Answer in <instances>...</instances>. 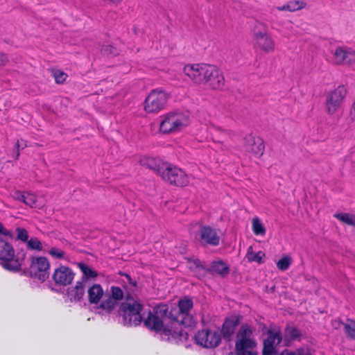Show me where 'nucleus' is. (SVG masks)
Masks as SVG:
<instances>
[{
	"label": "nucleus",
	"mask_w": 355,
	"mask_h": 355,
	"mask_svg": "<svg viewBox=\"0 0 355 355\" xmlns=\"http://www.w3.org/2000/svg\"><path fill=\"white\" fill-rule=\"evenodd\" d=\"M252 331L248 325H242L240 328L235 343L236 355H257L255 348L256 342L252 338Z\"/></svg>",
	"instance_id": "423d86ee"
},
{
	"label": "nucleus",
	"mask_w": 355,
	"mask_h": 355,
	"mask_svg": "<svg viewBox=\"0 0 355 355\" xmlns=\"http://www.w3.org/2000/svg\"><path fill=\"white\" fill-rule=\"evenodd\" d=\"M265 256V253L262 251H259L257 253L254 252L252 246L248 248L246 254V258L249 262H257L258 263H262L263 262V259Z\"/></svg>",
	"instance_id": "a878e982"
},
{
	"label": "nucleus",
	"mask_w": 355,
	"mask_h": 355,
	"mask_svg": "<svg viewBox=\"0 0 355 355\" xmlns=\"http://www.w3.org/2000/svg\"><path fill=\"white\" fill-rule=\"evenodd\" d=\"M252 228L255 235L264 236L266 234V228L264 227L261 220L258 217L252 218Z\"/></svg>",
	"instance_id": "cd10ccee"
},
{
	"label": "nucleus",
	"mask_w": 355,
	"mask_h": 355,
	"mask_svg": "<svg viewBox=\"0 0 355 355\" xmlns=\"http://www.w3.org/2000/svg\"><path fill=\"white\" fill-rule=\"evenodd\" d=\"M110 294H105L100 304V308L111 311L118 304L119 301L124 299L121 304L122 311H141L143 303L136 295L128 293L124 297L122 289L119 286H112L110 288Z\"/></svg>",
	"instance_id": "f03ea898"
},
{
	"label": "nucleus",
	"mask_w": 355,
	"mask_h": 355,
	"mask_svg": "<svg viewBox=\"0 0 355 355\" xmlns=\"http://www.w3.org/2000/svg\"><path fill=\"white\" fill-rule=\"evenodd\" d=\"M53 76L57 83L62 84L66 80L68 76L64 72L57 70L54 71Z\"/></svg>",
	"instance_id": "e433bc0d"
},
{
	"label": "nucleus",
	"mask_w": 355,
	"mask_h": 355,
	"mask_svg": "<svg viewBox=\"0 0 355 355\" xmlns=\"http://www.w3.org/2000/svg\"><path fill=\"white\" fill-rule=\"evenodd\" d=\"M292 262L293 260L290 256L284 255L277 262V267L281 271H286L291 266Z\"/></svg>",
	"instance_id": "c85d7f7f"
},
{
	"label": "nucleus",
	"mask_w": 355,
	"mask_h": 355,
	"mask_svg": "<svg viewBox=\"0 0 355 355\" xmlns=\"http://www.w3.org/2000/svg\"><path fill=\"white\" fill-rule=\"evenodd\" d=\"M211 64H187L183 71L193 83L198 85H205V81L208 75L207 72L209 70Z\"/></svg>",
	"instance_id": "f8f14e48"
},
{
	"label": "nucleus",
	"mask_w": 355,
	"mask_h": 355,
	"mask_svg": "<svg viewBox=\"0 0 355 355\" xmlns=\"http://www.w3.org/2000/svg\"><path fill=\"white\" fill-rule=\"evenodd\" d=\"M333 60L338 65L355 63V50L348 46H338L333 51Z\"/></svg>",
	"instance_id": "4468645a"
},
{
	"label": "nucleus",
	"mask_w": 355,
	"mask_h": 355,
	"mask_svg": "<svg viewBox=\"0 0 355 355\" xmlns=\"http://www.w3.org/2000/svg\"><path fill=\"white\" fill-rule=\"evenodd\" d=\"M141 323L153 331L160 332L162 340L179 343L187 340L188 334L179 327H195L200 319L205 323L201 312H140Z\"/></svg>",
	"instance_id": "f257e3e1"
},
{
	"label": "nucleus",
	"mask_w": 355,
	"mask_h": 355,
	"mask_svg": "<svg viewBox=\"0 0 355 355\" xmlns=\"http://www.w3.org/2000/svg\"><path fill=\"white\" fill-rule=\"evenodd\" d=\"M344 326L347 336L355 340V320L349 319Z\"/></svg>",
	"instance_id": "7c9ffc66"
},
{
	"label": "nucleus",
	"mask_w": 355,
	"mask_h": 355,
	"mask_svg": "<svg viewBox=\"0 0 355 355\" xmlns=\"http://www.w3.org/2000/svg\"><path fill=\"white\" fill-rule=\"evenodd\" d=\"M37 197L33 193H26L24 204L30 206L31 207H37Z\"/></svg>",
	"instance_id": "c9c22d12"
},
{
	"label": "nucleus",
	"mask_w": 355,
	"mask_h": 355,
	"mask_svg": "<svg viewBox=\"0 0 355 355\" xmlns=\"http://www.w3.org/2000/svg\"><path fill=\"white\" fill-rule=\"evenodd\" d=\"M148 167L153 168V165H152V164L154 163V159H148Z\"/></svg>",
	"instance_id": "a18cd8bd"
},
{
	"label": "nucleus",
	"mask_w": 355,
	"mask_h": 355,
	"mask_svg": "<svg viewBox=\"0 0 355 355\" xmlns=\"http://www.w3.org/2000/svg\"><path fill=\"white\" fill-rule=\"evenodd\" d=\"M220 334L218 330L205 329L195 334V343L205 348H214L220 343Z\"/></svg>",
	"instance_id": "1a4fd4ad"
},
{
	"label": "nucleus",
	"mask_w": 355,
	"mask_h": 355,
	"mask_svg": "<svg viewBox=\"0 0 355 355\" xmlns=\"http://www.w3.org/2000/svg\"><path fill=\"white\" fill-rule=\"evenodd\" d=\"M347 94V89L343 85H339L334 91L327 94L326 97V109L329 114H334L341 105Z\"/></svg>",
	"instance_id": "ddd939ff"
},
{
	"label": "nucleus",
	"mask_w": 355,
	"mask_h": 355,
	"mask_svg": "<svg viewBox=\"0 0 355 355\" xmlns=\"http://www.w3.org/2000/svg\"><path fill=\"white\" fill-rule=\"evenodd\" d=\"M3 230H4L3 226V225H2V224L0 223V232H2Z\"/></svg>",
	"instance_id": "de8ad7c7"
},
{
	"label": "nucleus",
	"mask_w": 355,
	"mask_h": 355,
	"mask_svg": "<svg viewBox=\"0 0 355 355\" xmlns=\"http://www.w3.org/2000/svg\"><path fill=\"white\" fill-rule=\"evenodd\" d=\"M19 153L18 151L17 153V158L19 157Z\"/></svg>",
	"instance_id": "09e8293b"
},
{
	"label": "nucleus",
	"mask_w": 355,
	"mask_h": 355,
	"mask_svg": "<svg viewBox=\"0 0 355 355\" xmlns=\"http://www.w3.org/2000/svg\"><path fill=\"white\" fill-rule=\"evenodd\" d=\"M50 263L44 257H35L31 259L29 267L30 275L41 282H44L49 277Z\"/></svg>",
	"instance_id": "9b49d317"
},
{
	"label": "nucleus",
	"mask_w": 355,
	"mask_h": 355,
	"mask_svg": "<svg viewBox=\"0 0 355 355\" xmlns=\"http://www.w3.org/2000/svg\"><path fill=\"white\" fill-rule=\"evenodd\" d=\"M334 217L341 221L342 223L355 226V215L348 213H336Z\"/></svg>",
	"instance_id": "bb28decb"
},
{
	"label": "nucleus",
	"mask_w": 355,
	"mask_h": 355,
	"mask_svg": "<svg viewBox=\"0 0 355 355\" xmlns=\"http://www.w3.org/2000/svg\"><path fill=\"white\" fill-rule=\"evenodd\" d=\"M306 3L304 1L293 0L282 6H277L276 9L279 11L295 12L305 8Z\"/></svg>",
	"instance_id": "5701e85b"
},
{
	"label": "nucleus",
	"mask_w": 355,
	"mask_h": 355,
	"mask_svg": "<svg viewBox=\"0 0 355 355\" xmlns=\"http://www.w3.org/2000/svg\"><path fill=\"white\" fill-rule=\"evenodd\" d=\"M193 305L192 300L185 296L178 301L179 311H190Z\"/></svg>",
	"instance_id": "c756f323"
},
{
	"label": "nucleus",
	"mask_w": 355,
	"mask_h": 355,
	"mask_svg": "<svg viewBox=\"0 0 355 355\" xmlns=\"http://www.w3.org/2000/svg\"><path fill=\"white\" fill-rule=\"evenodd\" d=\"M239 322L240 318L238 315H233L227 317L223 323L221 330L223 336L226 338H229L234 332Z\"/></svg>",
	"instance_id": "aec40b11"
},
{
	"label": "nucleus",
	"mask_w": 355,
	"mask_h": 355,
	"mask_svg": "<svg viewBox=\"0 0 355 355\" xmlns=\"http://www.w3.org/2000/svg\"><path fill=\"white\" fill-rule=\"evenodd\" d=\"M208 75L205 81V85L215 90H220L225 86V78L223 72L215 65H211L207 72Z\"/></svg>",
	"instance_id": "2eb2a0df"
},
{
	"label": "nucleus",
	"mask_w": 355,
	"mask_h": 355,
	"mask_svg": "<svg viewBox=\"0 0 355 355\" xmlns=\"http://www.w3.org/2000/svg\"><path fill=\"white\" fill-rule=\"evenodd\" d=\"M199 236L202 243L211 246H217L220 243V236L218 231L210 226H202L199 231Z\"/></svg>",
	"instance_id": "6ab92c4d"
},
{
	"label": "nucleus",
	"mask_w": 355,
	"mask_h": 355,
	"mask_svg": "<svg viewBox=\"0 0 355 355\" xmlns=\"http://www.w3.org/2000/svg\"><path fill=\"white\" fill-rule=\"evenodd\" d=\"M168 306L167 304H159V305H157L155 309H154V311H168Z\"/></svg>",
	"instance_id": "37998d69"
},
{
	"label": "nucleus",
	"mask_w": 355,
	"mask_h": 355,
	"mask_svg": "<svg viewBox=\"0 0 355 355\" xmlns=\"http://www.w3.org/2000/svg\"><path fill=\"white\" fill-rule=\"evenodd\" d=\"M252 43L254 49L261 50L266 53H272L275 49V42L266 29H254Z\"/></svg>",
	"instance_id": "9d476101"
},
{
	"label": "nucleus",
	"mask_w": 355,
	"mask_h": 355,
	"mask_svg": "<svg viewBox=\"0 0 355 355\" xmlns=\"http://www.w3.org/2000/svg\"><path fill=\"white\" fill-rule=\"evenodd\" d=\"M164 90L155 89L150 92L145 100L144 110L148 113H157L163 110L168 99Z\"/></svg>",
	"instance_id": "6e6552de"
},
{
	"label": "nucleus",
	"mask_w": 355,
	"mask_h": 355,
	"mask_svg": "<svg viewBox=\"0 0 355 355\" xmlns=\"http://www.w3.org/2000/svg\"><path fill=\"white\" fill-rule=\"evenodd\" d=\"M27 247L31 250L41 251L43 249L42 243L36 237L31 238L27 242Z\"/></svg>",
	"instance_id": "2f4dec72"
},
{
	"label": "nucleus",
	"mask_w": 355,
	"mask_h": 355,
	"mask_svg": "<svg viewBox=\"0 0 355 355\" xmlns=\"http://www.w3.org/2000/svg\"><path fill=\"white\" fill-rule=\"evenodd\" d=\"M281 340L282 336L279 331L269 330L267 338L263 341V355H279L276 348Z\"/></svg>",
	"instance_id": "dca6fc26"
},
{
	"label": "nucleus",
	"mask_w": 355,
	"mask_h": 355,
	"mask_svg": "<svg viewBox=\"0 0 355 355\" xmlns=\"http://www.w3.org/2000/svg\"><path fill=\"white\" fill-rule=\"evenodd\" d=\"M299 331L294 327H287L285 329V336L288 340H293L299 336Z\"/></svg>",
	"instance_id": "72a5a7b5"
},
{
	"label": "nucleus",
	"mask_w": 355,
	"mask_h": 355,
	"mask_svg": "<svg viewBox=\"0 0 355 355\" xmlns=\"http://www.w3.org/2000/svg\"><path fill=\"white\" fill-rule=\"evenodd\" d=\"M191 263L193 264V266H191L190 268L191 270L193 269V267H195L196 268H201L202 270H207V267L204 266L201 261L198 259H193L191 261Z\"/></svg>",
	"instance_id": "ea45409f"
},
{
	"label": "nucleus",
	"mask_w": 355,
	"mask_h": 355,
	"mask_svg": "<svg viewBox=\"0 0 355 355\" xmlns=\"http://www.w3.org/2000/svg\"><path fill=\"white\" fill-rule=\"evenodd\" d=\"M88 300L90 304H98L101 303V300L104 297V291L102 286L100 284H95L92 286L87 291Z\"/></svg>",
	"instance_id": "412c9836"
},
{
	"label": "nucleus",
	"mask_w": 355,
	"mask_h": 355,
	"mask_svg": "<svg viewBox=\"0 0 355 355\" xmlns=\"http://www.w3.org/2000/svg\"><path fill=\"white\" fill-rule=\"evenodd\" d=\"M279 355H297L295 352H291L288 349L283 350Z\"/></svg>",
	"instance_id": "c03bdc74"
},
{
	"label": "nucleus",
	"mask_w": 355,
	"mask_h": 355,
	"mask_svg": "<svg viewBox=\"0 0 355 355\" xmlns=\"http://www.w3.org/2000/svg\"><path fill=\"white\" fill-rule=\"evenodd\" d=\"M207 271L225 276L229 272V267L223 261H215L211 263L209 268L207 267Z\"/></svg>",
	"instance_id": "b1692460"
},
{
	"label": "nucleus",
	"mask_w": 355,
	"mask_h": 355,
	"mask_svg": "<svg viewBox=\"0 0 355 355\" xmlns=\"http://www.w3.org/2000/svg\"><path fill=\"white\" fill-rule=\"evenodd\" d=\"M26 193L21 191H16L14 193V198L17 200L22 202L24 203V200L26 198Z\"/></svg>",
	"instance_id": "a19ab883"
},
{
	"label": "nucleus",
	"mask_w": 355,
	"mask_h": 355,
	"mask_svg": "<svg viewBox=\"0 0 355 355\" xmlns=\"http://www.w3.org/2000/svg\"><path fill=\"white\" fill-rule=\"evenodd\" d=\"M79 267L87 278H94L97 276V272L85 263H80Z\"/></svg>",
	"instance_id": "473e14b6"
},
{
	"label": "nucleus",
	"mask_w": 355,
	"mask_h": 355,
	"mask_svg": "<svg viewBox=\"0 0 355 355\" xmlns=\"http://www.w3.org/2000/svg\"><path fill=\"white\" fill-rule=\"evenodd\" d=\"M163 180L178 187L187 186L189 182V176L181 168L169 163H163L156 168Z\"/></svg>",
	"instance_id": "39448f33"
},
{
	"label": "nucleus",
	"mask_w": 355,
	"mask_h": 355,
	"mask_svg": "<svg viewBox=\"0 0 355 355\" xmlns=\"http://www.w3.org/2000/svg\"><path fill=\"white\" fill-rule=\"evenodd\" d=\"M21 144L19 141H17V143L15 144V148L17 149V150H19V148L21 147Z\"/></svg>",
	"instance_id": "49530a36"
},
{
	"label": "nucleus",
	"mask_w": 355,
	"mask_h": 355,
	"mask_svg": "<svg viewBox=\"0 0 355 355\" xmlns=\"http://www.w3.org/2000/svg\"><path fill=\"white\" fill-rule=\"evenodd\" d=\"M101 53L106 55H117L116 49L110 44L104 45L101 49Z\"/></svg>",
	"instance_id": "f704fd0d"
},
{
	"label": "nucleus",
	"mask_w": 355,
	"mask_h": 355,
	"mask_svg": "<svg viewBox=\"0 0 355 355\" xmlns=\"http://www.w3.org/2000/svg\"><path fill=\"white\" fill-rule=\"evenodd\" d=\"M159 119V131L164 135L178 133L191 123L189 114L180 110L168 112Z\"/></svg>",
	"instance_id": "20e7f679"
},
{
	"label": "nucleus",
	"mask_w": 355,
	"mask_h": 355,
	"mask_svg": "<svg viewBox=\"0 0 355 355\" xmlns=\"http://www.w3.org/2000/svg\"><path fill=\"white\" fill-rule=\"evenodd\" d=\"M140 312H92V315L87 318L96 324L116 322L127 327H137L141 324Z\"/></svg>",
	"instance_id": "7ed1b4c3"
},
{
	"label": "nucleus",
	"mask_w": 355,
	"mask_h": 355,
	"mask_svg": "<svg viewBox=\"0 0 355 355\" xmlns=\"http://www.w3.org/2000/svg\"><path fill=\"white\" fill-rule=\"evenodd\" d=\"M74 275V272L70 268L61 266L55 270L52 277L55 284L67 286L71 284Z\"/></svg>",
	"instance_id": "a211bd4d"
},
{
	"label": "nucleus",
	"mask_w": 355,
	"mask_h": 355,
	"mask_svg": "<svg viewBox=\"0 0 355 355\" xmlns=\"http://www.w3.org/2000/svg\"><path fill=\"white\" fill-rule=\"evenodd\" d=\"M84 293V284L81 282H78L76 286L69 291V296L75 301H79L80 299H82Z\"/></svg>",
	"instance_id": "393cba45"
},
{
	"label": "nucleus",
	"mask_w": 355,
	"mask_h": 355,
	"mask_svg": "<svg viewBox=\"0 0 355 355\" xmlns=\"http://www.w3.org/2000/svg\"><path fill=\"white\" fill-rule=\"evenodd\" d=\"M244 141V148L248 153L257 157H260L263 154L265 145L263 140L261 137L248 135L245 137Z\"/></svg>",
	"instance_id": "f3484780"
},
{
	"label": "nucleus",
	"mask_w": 355,
	"mask_h": 355,
	"mask_svg": "<svg viewBox=\"0 0 355 355\" xmlns=\"http://www.w3.org/2000/svg\"><path fill=\"white\" fill-rule=\"evenodd\" d=\"M0 264L6 270L17 271L20 269L21 261L15 257L12 246L0 235Z\"/></svg>",
	"instance_id": "0eeeda50"
},
{
	"label": "nucleus",
	"mask_w": 355,
	"mask_h": 355,
	"mask_svg": "<svg viewBox=\"0 0 355 355\" xmlns=\"http://www.w3.org/2000/svg\"><path fill=\"white\" fill-rule=\"evenodd\" d=\"M211 134L216 137L214 141L221 143L227 141L229 139H232L234 135V133L232 130H225L220 127H214L211 130Z\"/></svg>",
	"instance_id": "4be33fe9"
},
{
	"label": "nucleus",
	"mask_w": 355,
	"mask_h": 355,
	"mask_svg": "<svg viewBox=\"0 0 355 355\" xmlns=\"http://www.w3.org/2000/svg\"><path fill=\"white\" fill-rule=\"evenodd\" d=\"M49 254L52 257H53L55 258H58V259H62L64 257V251H62V250H60L59 248H51L49 251Z\"/></svg>",
	"instance_id": "58836bf2"
},
{
	"label": "nucleus",
	"mask_w": 355,
	"mask_h": 355,
	"mask_svg": "<svg viewBox=\"0 0 355 355\" xmlns=\"http://www.w3.org/2000/svg\"><path fill=\"white\" fill-rule=\"evenodd\" d=\"M17 237L18 239L22 241H28V232L24 228H17Z\"/></svg>",
	"instance_id": "4c0bfd02"
},
{
	"label": "nucleus",
	"mask_w": 355,
	"mask_h": 355,
	"mask_svg": "<svg viewBox=\"0 0 355 355\" xmlns=\"http://www.w3.org/2000/svg\"><path fill=\"white\" fill-rule=\"evenodd\" d=\"M8 62V58L6 54L0 53V66L5 65Z\"/></svg>",
	"instance_id": "79ce46f5"
}]
</instances>
